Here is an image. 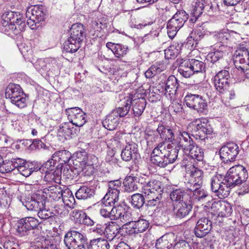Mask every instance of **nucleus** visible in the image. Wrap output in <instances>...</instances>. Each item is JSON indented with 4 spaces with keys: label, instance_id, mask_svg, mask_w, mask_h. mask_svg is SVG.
<instances>
[{
    "label": "nucleus",
    "instance_id": "obj_1",
    "mask_svg": "<svg viewBox=\"0 0 249 249\" xmlns=\"http://www.w3.org/2000/svg\"><path fill=\"white\" fill-rule=\"evenodd\" d=\"M64 242L68 249H109L110 245L106 239L98 238L90 240L88 244L86 236L76 231L67 232Z\"/></svg>",
    "mask_w": 249,
    "mask_h": 249
},
{
    "label": "nucleus",
    "instance_id": "obj_2",
    "mask_svg": "<svg viewBox=\"0 0 249 249\" xmlns=\"http://www.w3.org/2000/svg\"><path fill=\"white\" fill-rule=\"evenodd\" d=\"M178 153V146L173 148L170 144L160 142L153 149L151 161L154 165L164 168L177 159Z\"/></svg>",
    "mask_w": 249,
    "mask_h": 249
},
{
    "label": "nucleus",
    "instance_id": "obj_3",
    "mask_svg": "<svg viewBox=\"0 0 249 249\" xmlns=\"http://www.w3.org/2000/svg\"><path fill=\"white\" fill-rule=\"evenodd\" d=\"M1 30L8 34H18L20 31H24L26 25L22 14L12 11L5 13L2 16Z\"/></svg>",
    "mask_w": 249,
    "mask_h": 249
},
{
    "label": "nucleus",
    "instance_id": "obj_4",
    "mask_svg": "<svg viewBox=\"0 0 249 249\" xmlns=\"http://www.w3.org/2000/svg\"><path fill=\"white\" fill-rule=\"evenodd\" d=\"M178 135L180 137V140L178 146V148L182 149L192 159L202 161L204 159L203 150L196 144L189 133L185 131L180 130Z\"/></svg>",
    "mask_w": 249,
    "mask_h": 249
},
{
    "label": "nucleus",
    "instance_id": "obj_5",
    "mask_svg": "<svg viewBox=\"0 0 249 249\" xmlns=\"http://www.w3.org/2000/svg\"><path fill=\"white\" fill-rule=\"evenodd\" d=\"M83 25L81 23L73 24L70 29V36L64 43V49L68 53L76 52L81 47L85 35Z\"/></svg>",
    "mask_w": 249,
    "mask_h": 249
},
{
    "label": "nucleus",
    "instance_id": "obj_6",
    "mask_svg": "<svg viewBox=\"0 0 249 249\" xmlns=\"http://www.w3.org/2000/svg\"><path fill=\"white\" fill-rule=\"evenodd\" d=\"M248 173L246 168L241 165H236L230 168L226 176V181L231 188L245 182L248 178Z\"/></svg>",
    "mask_w": 249,
    "mask_h": 249
},
{
    "label": "nucleus",
    "instance_id": "obj_7",
    "mask_svg": "<svg viewBox=\"0 0 249 249\" xmlns=\"http://www.w3.org/2000/svg\"><path fill=\"white\" fill-rule=\"evenodd\" d=\"M192 135L196 139L204 140L207 135L211 134L213 129L205 118H200L193 121L189 125Z\"/></svg>",
    "mask_w": 249,
    "mask_h": 249
},
{
    "label": "nucleus",
    "instance_id": "obj_8",
    "mask_svg": "<svg viewBox=\"0 0 249 249\" xmlns=\"http://www.w3.org/2000/svg\"><path fill=\"white\" fill-rule=\"evenodd\" d=\"M231 186L220 174H216L211 179V189L219 198L227 197L230 194Z\"/></svg>",
    "mask_w": 249,
    "mask_h": 249
},
{
    "label": "nucleus",
    "instance_id": "obj_9",
    "mask_svg": "<svg viewBox=\"0 0 249 249\" xmlns=\"http://www.w3.org/2000/svg\"><path fill=\"white\" fill-rule=\"evenodd\" d=\"M5 97L11 100V102L19 108L26 106V99L25 94L18 85L11 83L7 87Z\"/></svg>",
    "mask_w": 249,
    "mask_h": 249
},
{
    "label": "nucleus",
    "instance_id": "obj_10",
    "mask_svg": "<svg viewBox=\"0 0 249 249\" xmlns=\"http://www.w3.org/2000/svg\"><path fill=\"white\" fill-rule=\"evenodd\" d=\"M188 18V15L185 11L180 10L176 12L167 24V34L170 38L175 37Z\"/></svg>",
    "mask_w": 249,
    "mask_h": 249
},
{
    "label": "nucleus",
    "instance_id": "obj_11",
    "mask_svg": "<svg viewBox=\"0 0 249 249\" xmlns=\"http://www.w3.org/2000/svg\"><path fill=\"white\" fill-rule=\"evenodd\" d=\"M178 86L177 78L172 75L165 82L160 83L157 87V90H158L160 93L163 94L171 101H174L176 99V92Z\"/></svg>",
    "mask_w": 249,
    "mask_h": 249
},
{
    "label": "nucleus",
    "instance_id": "obj_12",
    "mask_svg": "<svg viewBox=\"0 0 249 249\" xmlns=\"http://www.w3.org/2000/svg\"><path fill=\"white\" fill-rule=\"evenodd\" d=\"M184 101L188 107L198 113H203L207 109V102L200 95L188 93L184 98Z\"/></svg>",
    "mask_w": 249,
    "mask_h": 249
},
{
    "label": "nucleus",
    "instance_id": "obj_13",
    "mask_svg": "<svg viewBox=\"0 0 249 249\" xmlns=\"http://www.w3.org/2000/svg\"><path fill=\"white\" fill-rule=\"evenodd\" d=\"M39 224L38 220L33 217H26L18 220L16 224V231L19 236L28 235L30 231L36 228Z\"/></svg>",
    "mask_w": 249,
    "mask_h": 249
},
{
    "label": "nucleus",
    "instance_id": "obj_14",
    "mask_svg": "<svg viewBox=\"0 0 249 249\" xmlns=\"http://www.w3.org/2000/svg\"><path fill=\"white\" fill-rule=\"evenodd\" d=\"M41 192L38 191L34 193L30 197H26L24 201H22V204L30 211H37L39 208L45 205L44 196L41 194Z\"/></svg>",
    "mask_w": 249,
    "mask_h": 249
},
{
    "label": "nucleus",
    "instance_id": "obj_15",
    "mask_svg": "<svg viewBox=\"0 0 249 249\" xmlns=\"http://www.w3.org/2000/svg\"><path fill=\"white\" fill-rule=\"evenodd\" d=\"M112 220H119L124 223H127L131 220V213L128 208L124 204H114L112 206Z\"/></svg>",
    "mask_w": 249,
    "mask_h": 249
},
{
    "label": "nucleus",
    "instance_id": "obj_16",
    "mask_svg": "<svg viewBox=\"0 0 249 249\" xmlns=\"http://www.w3.org/2000/svg\"><path fill=\"white\" fill-rule=\"evenodd\" d=\"M220 157L223 162L233 160L239 153L238 146L235 143H228L222 146L219 151Z\"/></svg>",
    "mask_w": 249,
    "mask_h": 249
},
{
    "label": "nucleus",
    "instance_id": "obj_17",
    "mask_svg": "<svg viewBox=\"0 0 249 249\" xmlns=\"http://www.w3.org/2000/svg\"><path fill=\"white\" fill-rule=\"evenodd\" d=\"M66 112L70 118L71 123L76 126L81 127L87 122L86 114L79 107L67 108Z\"/></svg>",
    "mask_w": 249,
    "mask_h": 249
},
{
    "label": "nucleus",
    "instance_id": "obj_18",
    "mask_svg": "<svg viewBox=\"0 0 249 249\" xmlns=\"http://www.w3.org/2000/svg\"><path fill=\"white\" fill-rule=\"evenodd\" d=\"M212 213L217 215V217H227L232 213V209L231 205L225 201H215L212 204L211 207Z\"/></svg>",
    "mask_w": 249,
    "mask_h": 249
},
{
    "label": "nucleus",
    "instance_id": "obj_19",
    "mask_svg": "<svg viewBox=\"0 0 249 249\" xmlns=\"http://www.w3.org/2000/svg\"><path fill=\"white\" fill-rule=\"evenodd\" d=\"M230 78V73L226 70H222L214 76L213 83L218 92H223L226 88H229Z\"/></svg>",
    "mask_w": 249,
    "mask_h": 249
},
{
    "label": "nucleus",
    "instance_id": "obj_20",
    "mask_svg": "<svg viewBox=\"0 0 249 249\" xmlns=\"http://www.w3.org/2000/svg\"><path fill=\"white\" fill-rule=\"evenodd\" d=\"M162 190L161 182L155 179L145 181L142 187V192L145 196H152L153 197L157 194L161 195Z\"/></svg>",
    "mask_w": 249,
    "mask_h": 249
},
{
    "label": "nucleus",
    "instance_id": "obj_21",
    "mask_svg": "<svg viewBox=\"0 0 249 249\" xmlns=\"http://www.w3.org/2000/svg\"><path fill=\"white\" fill-rule=\"evenodd\" d=\"M173 213L177 217L182 218L189 214L192 209L191 199L173 203Z\"/></svg>",
    "mask_w": 249,
    "mask_h": 249
},
{
    "label": "nucleus",
    "instance_id": "obj_22",
    "mask_svg": "<svg viewBox=\"0 0 249 249\" xmlns=\"http://www.w3.org/2000/svg\"><path fill=\"white\" fill-rule=\"evenodd\" d=\"M45 16V13L44 12V8L42 5L32 6L27 9L26 12V17L30 18V22H39L43 21Z\"/></svg>",
    "mask_w": 249,
    "mask_h": 249
},
{
    "label": "nucleus",
    "instance_id": "obj_23",
    "mask_svg": "<svg viewBox=\"0 0 249 249\" xmlns=\"http://www.w3.org/2000/svg\"><path fill=\"white\" fill-rule=\"evenodd\" d=\"M212 222L207 218L199 219L196 224L195 233L197 237L202 238L206 236L211 231Z\"/></svg>",
    "mask_w": 249,
    "mask_h": 249
},
{
    "label": "nucleus",
    "instance_id": "obj_24",
    "mask_svg": "<svg viewBox=\"0 0 249 249\" xmlns=\"http://www.w3.org/2000/svg\"><path fill=\"white\" fill-rule=\"evenodd\" d=\"M234 65L238 69L244 71V65L242 66L239 64L248 65L249 63V53L245 47H242L235 52L233 58Z\"/></svg>",
    "mask_w": 249,
    "mask_h": 249
},
{
    "label": "nucleus",
    "instance_id": "obj_25",
    "mask_svg": "<svg viewBox=\"0 0 249 249\" xmlns=\"http://www.w3.org/2000/svg\"><path fill=\"white\" fill-rule=\"evenodd\" d=\"M121 156L122 160L125 161L137 159L140 156L137 144L134 142L127 143L123 149Z\"/></svg>",
    "mask_w": 249,
    "mask_h": 249
},
{
    "label": "nucleus",
    "instance_id": "obj_26",
    "mask_svg": "<svg viewBox=\"0 0 249 249\" xmlns=\"http://www.w3.org/2000/svg\"><path fill=\"white\" fill-rule=\"evenodd\" d=\"M129 229V234L139 233L145 231L149 227V223L144 219H140L137 221H131V220L126 223Z\"/></svg>",
    "mask_w": 249,
    "mask_h": 249
},
{
    "label": "nucleus",
    "instance_id": "obj_27",
    "mask_svg": "<svg viewBox=\"0 0 249 249\" xmlns=\"http://www.w3.org/2000/svg\"><path fill=\"white\" fill-rule=\"evenodd\" d=\"M105 225V235L108 242L113 240L123 229V228L121 229L119 225L115 222H109L106 223Z\"/></svg>",
    "mask_w": 249,
    "mask_h": 249
},
{
    "label": "nucleus",
    "instance_id": "obj_28",
    "mask_svg": "<svg viewBox=\"0 0 249 249\" xmlns=\"http://www.w3.org/2000/svg\"><path fill=\"white\" fill-rule=\"evenodd\" d=\"M199 185L196 187L195 185H191L190 186H186L187 190L193 193L192 198L197 201L203 202L208 197V193Z\"/></svg>",
    "mask_w": 249,
    "mask_h": 249
},
{
    "label": "nucleus",
    "instance_id": "obj_29",
    "mask_svg": "<svg viewBox=\"0 0 249 249\" xmlns=\"http://www.w3.org/2000/svg\"><path fill=\"white\" fill-rule=\"evenodd\" d=\"M213 52L209 53L206 56V59L211 63H214L223 57L226 53V47L224 45L219 44L215 45Z\"/></svg>",
    "mask_w": 249,
    "mask_h": 249
},
{
    "label": "nucleus",
    "instance_id": "obj_30",
    "mask_svg": "<svg viewBox=\"0 0 249 249\" xmlns=\"http://www.w3.org/2000/svg\"><path fill=\"white\" fill-rule=\"evenodd\" d=\"M64 190L58 185L50 186L44 189L41 193H45L50 198L54 201H58L63 196Z\"/></svg>",
    "mask_w": 249,
    "mask_h": 249
},
{
    "label": "nucleus",
    "instance_id": "obj_31",
    "mask_svg": "<svg viewBox=\"0 0 249 249\" xmlns=\"http://www.w3.org/2000/svg\"><path fill=\"white\" fill-rule=\"evenodd\" d=\"M170 197L173 203L191 199L189 194L181 188L173 189L170 194Z\"/></svg>",
    "mask_w": 249,
    "mask_h": 249
},
{
    "label": "nucleus",
    "instance_id": "obj_32",
    "mask_svg": "<svg viewBox=\"0 0 249 249\" xmlns=\"http://www.w3.org/2000/svg\"><path fill=\"white\" fill-rule=\"evenodd\" d=\"M73 124L71 123H66L62 124L58 130L59 136L67 137H72L76 133L77 129L73 127Z\"/></svg>",
    "mask_w": 249,
    "mask_h": 249
},
{
    "label": "nucleus",
    "instance_id": "obj_33",
    "mask_svg": "<svg viewBox=\"0 0 249 249\" xmlns=\"http://www.w3.org/2000/svg\"><path fill=\"white\" fill-rule=\"evenodd\" d=\"M173 235L171 233H167L157 240L155 247L157 249H169L172 246L171 238Z\"/></svg>",
    "mask_w": 249,
    "mask_h": 249
},
{
    "label": "nucleus",
    "instance_id": "obj_34",
    "mask_svg": "<svg viewBox=\"0 0 249 249\" xmlns=\"http://www.w3.org/2000/svg\"><path fill=\"white\" fill-rule=\"evenodd\" d=\"M140 179L136 177L129 176L126 177L124 182V191L127 193H131L138 189V182Z\"/></svg>",
    "mask_w": 249,
    "mask_h": 249
},
{
    "label": "nucleus",
    "instance_id": "obj_35",
    "mask_svg": "<svg viewBox=\"0 0 249 249\" xmlns=\"http://www.w3.org/2000/svg\"><path fill=\"white\" fill-rule=\"evenodd\" d=\"M119 123V118L111 112L106 118L103 121V126L109 130H114Z\"/></svg>",
    "mask_w": 249,
    "mask_h": 249
},
{
    "label": "nucleus",
    "instance_id": "obj_36",
    "mask_svg": "<svg viewBox=\"0 0 249 249\" xmlns=\"http://www.w3.org/2000/svg\"><path fill=\"white\" fill-rule=\"evenodd\" d=\"M25 162V160L20 158L12 159L11 161L4 163L3 167L5 168L6 172H10L15 169H18L19 167L23 166Z\"/></svg>",
    "mask_w": 249,
    "mask_h": 249
},
{
    "label": "nucleus",
    "instance_id": "obj_37",
    "mask_svg": "<svg viewBox=\"0 0 249 249\" xmlns=\"http://www.w3.org/2000/svg\"><path fill=\"white\" fill-rule=\"evenodd\" d=\"M157 131L160 135V138L168 142H173L175 140L174 134L173 131L162 125H159L157 129Z\"/></svg>",
    "mask_w": 249,
    "mask_h": 249
},
{
    "label": "nucleus",
    "instance_id": "obj_38",
    "mask_svg": "<svg viewBox=\"0 0 249 249\" xmlns=\"http://www.w3.org/2000/svg\"><path fill=\"white\" fill-rule=\"evenodd\" d=\"M120 193L119 190L108 191L106 196L102 199V201L106 202V204H108L110 206H113L119 200Z\"/></svg>",
    "mask_w": 249,
    "mask_h": 249
},
{
    "label": "nucleus",
    "instance_id": "obj_39",
    "mask_svg": "<svg viewBox=\"0 0 249 249\" xmlns=\"http://www.w3.org/2000/svg\"><path fill=\"white\" fill-rule=\"evenodd\" d=\"M94 192V189L83 186L77 191L75 196L78 199H87L93 196Z\"/></svg>",
    "mask_w": 249,
    "mask_h": 249
},
{
    "label": "nucleus",
    "instance_id": "obj_40",
    "mask_svg": "<svg viewBox=\"0 0 249 249\" xmlns=\"http://www.w3.org/2000/svg\"><path fill=\"white\" fill-rule=\"evenodd\" d=\"M132 107L133 114L135 117L140 116L145 109L146 102L144 98H138L134 100Z\"/></svg>",
    "mask_w": 249,
    "mask_h": 249
},
{
    "label": "nucleus",
    "instance_id": "obj_41",
    "mask_svg": "<svg viewBox=\"0 0 249 249\" xmlns=\"http://www.w3.org/2000/svg\"><path fill=\"white\" fill-rule=\"evenodd\" d=\"M181 46L178 43H174L164 50L165 58L167 59L176 57L179 53Z\"/></svg>",
    "mask_w": 249,
    "mask_h": 249
},
{
    "label": "nucleus",
    "instance_id": "obj_42",
    "mask_svg": "<svg viewBox=\"0 0 249 249\" xmlns=\"http://www.w3.org/2000/svg\"><path fill=\"white\" fill-rule=\"evenodd\" d=\"M188 60H185L180 64L178 71L179 73L185 78L190 77L194 74V72Z\"/></svg>",
    "mask_w": 249,
    "mask_h": 249
},
{
    "label": "nucleus",
    "instance_id": "obj_43",
    "mask_svg": "<svg viewBox=\"0 0 249 249\" xmlns=\"http://www.w3.org/2000/svg\"><path fill=\"white\" fill-rule=\"evenodd\" d=\"M203 172L199 169H195L194 171H192V178L194 179L192 182H188L186 186H190L191 185H195L196 187L202 185L203 183Z\"/></svg>",
    "mask_w": 249,
    "mask_h": 249
},
{
    "label": "nucleus",
    "instance_id": "obj_44",
    "mask_svg": "<svg viewBox=\"0 0 249 249\" xmlns=\"http://www.w3.org/2000/svg\"><path fill=\"white\" fill-rule=\"evenodd\" d=\"M214 37L215 38V39L218 42L215 45H217L218 44H219L220 45H224L226 47L227 51V43L228 41L230 40L231 38V36L228 31L227 30L222 31L215 34Z\"/></svg>",
    "mask_w": 249,
    "mask_h": 249
},
{
    "label": "nucleus",
    "instance_id": "obj_45",
    "mask_svg": "<svg viewBox=\"0 0 249 249\" xmlns=\"http://www.w3.org/2000/svg\"><path fill=\"white\" fill-rule=\"evenodd\" d=\"M87 153L85 151H78L75 154L73 165L84 167L87 164Z\"/></svg>",
    "mask_w": 249,
    "mask_h": 249
},
{
    "label": "nucleus",
    "instance_id": "obj_46",
    "mask_svg": "<svg viewBox=\"0 0 249 249\" xmlns=\"http://www.w3.org/2000/svg\"><path fill=\"white\" fill-rule=\"evenodd\" d=\"M131 104V101L128 99L127 100L126 103H125L124 106L122 107H117L115 109L112 110V112L118 118V117H123L126 116L128 113L130 109Z\"/></svg>",
    "mask_w": 249,
    "mask_h": 249
},
{
    "label": "nucleus",
    "instance_id": "obj_47",
    "mask_svg": "<svg viewBox=\"0 0 249 249\" xmlns=\"http://www.w3.org/2000/svg\"><path fill=\"white\" fill-rule=\"evenodd\" d=\"M163 69L164 66L162 64L156 63L148 69L145 72V75L146 78H151L160 73Z\"/></svg>",
    "mask_w": 249,
    "mask_h": 249
},
{
    "label": "nucleus",
    "instance_id": "obj_48",
    "mask_svg": "<svg viewBox=\"0 0 249 249\" xmlns=\"http://www.w3.org/2000/svg\"><path fill=\"white\" fill-rule=\"evenodd\" d=\"M64 194L62 197L64 204L69 207H73L75 201L71 191L69 189L64 190Z\"/></svg>",
    "mask_w": 249,
    "mask_h": 249
},
{
    "label": "nucleus",
    "instance_id": "obj_49",
    "mask_svg": "<svg viewBox=\"0 0 249 249\" xmlns=\"http://www.w3.org/2000/svg\"><path fill=\"white\" fill-rule=\"evenodd\" d=\"M145 198L141 194H135L131 196V205L136 208L139 209L142 208L144 203Z\"/></svg>",
    "mask_w": 249,
    "mask_h": 249
},
{
    "label": "nucleus",
    "instance_id": "obj_50",
    "mask_svg": "<svg viewBox=\"0 0 249 249\" xmlns=\"http://www.w3.org/2000/svg\"><path fill=\"white\" fill-rule=\"evenodd\" d=\"M55 160H56L51 159L48 160L40 167L39 171L36 172V174H38L40 173H47V172L55 171L56 168Z\"/></svg>",
    "mask_w": 249,
    "mask_h": 249
},
{
    "label": "nucleus",
    "instance_id": "obj_51",
    "mask_svg": "<svg viewBox=\"0 0 249 249\" xmlns=\"http://www.w3.org/2000/svg\"><path fill=\"white\" fill-rule=\"evenodd\" d=\"M194 73L203 71L205 69V65L202 61L195 59H188Z\"/></svg>",
    "mask_w": 249,
    "mask_h": 249
},
{
    "label": "nucleus",
    "instance_id": "obj_52",
    "mask_svg": "<svg viewBox=\"0 0 249 249\" xmlns=\"http://www.w3.org/2000/svg\"><path fill=\"white\" fill-rule=\"evenodd\" d=\"M126 135L120 133H117L114 138L110 140L111 144L114 148H121L125 142Z\"/></svg>",
    "mask_w": 249,
    "mask_h": 249
},
{
    "label": "nucleus",
    "instance_id": "obj_53",
    "mask_svg": "<svg viewBox=\"0 0 249 249\" xmlns=\"http://www.w3.org/2000/svg\"><path fill=\"white\" fill-rule=\"evenodd\" d=\"M53 157L57 158L59 161H61V164L66 163L68 162L71 157V153L67 150L58 151L55 152Z\"/></svg>",
    "mask_w": 249,
    "mask_h": 249
},
{
    "label": "nucleus",
    "instance_id": "obj_54",
    "mask_svg": "<svg viewBox=\"0 0 249 249\" xmlns=\"http://www.w3.org/2000/svg\"><path fill=\"white\" fill-rule=\"evenodd\" d=\"M113 53L116 57L120 58L125 55L128 50V47L121 44H116L113 48Z\"/></svg>",
    "mask_w": 249,
    "mask_h": 249
},
{
    "label": "nucleus",
    "instance_id": "obj_55",
    "mask_svg": "<svg viewBox=\"0 0 249 249\" xmlns=\"http://www.w3.org/2000/svg\"><path fill=\"white\" fill-rule=\"evenodd\" d=\"M37 215L42 219H52L54 216V212H51L49 209L44 208V205L41 208H39L38 210Z\"/></svg>",
    "mask_w": 249,
    "mask_h": 249
},
{
    "label": "nucleus",
    "instance_id": "obj_56",
    "mask_svg": "<svg viewBox=\"0 0 249 249\" xmlns=\"http://www.w3.org/2000/svg\"><path fill=\"white\" fill-rule=\"evenodd\" d=\"M104 205L100 210V213L102 216L104 218H108L112 220V206L108 204H106V202H102Z\"/></svg>",
    "mask_w": 249,
    "mask_h": 249
},
{
    "label": "nucleus",
    "instance_id": "obj_57",
    "mask_svg": "<svg viewBox=\"0 0 249 249\" xmlns=\"http://www.w3.org/2000/svg\"><path fill=\"white\" fill-rule=\"evenodd\" d=\"M55 172L56 171L55 170L45 173L44 180L47 182L53 181L55 183L60 181V176L57 173H55Z\"/></svg>",
    "mask_w": 249,
    "mask_h": 249
},
{
    "label": "nucleus",
    "instance_id": "obj_58",
    "mask_svg": "<svg viewBox=\"0 0 249 249\" xmlns=\"http://www.w3.org/2000/svg\"><path fill=\"white\" fill-rule=\"evenodd\" d=\"M154 196L153 197L152 196H145V197L148 199L146 204L148 207L155 206L159 204L160 199L161 198V195L157 194Z\"/></svg>",
    "mask_w": 249,
    "mask_h": 249
},
{
    "label": "nucleus",
    "instance_id": "obj_59",
    "mask_svg": "<svg viewBox=\"0 0 249 249\" xmlns=\"http://www.w3.org/2000/svg\"><path fill=\"white\" fill-rule=\"evenodd\" d=\"M69 210L64 206L61 205L54 207V216H59L61 217L68 215Z\"/></svg>",
    "mask_w": 249,
    "mask_h": 249
},
{
    "label": "nucleus",
    "instance_id": "obj_60",
    "mask_svg": "<svg viewBox=\"0 0 249 249\" xmlns=\"http://www.w3.org/2000/svg\"><path fill=\"white\" fill-rule=\"evenodd\" d=\"M203 11V9L201 8H200V7L195 6L191 13L192 17L190 19L189 21L192 23H195L197 19L202 14Z\"/></svg>",
    "mask_w": 249,
    "mask_h": 249
},
{
    "label": "nucleus",
    "instance_id": "obj_61",
    "mask_svg": "<svg viewBox=\"0 0 249 249\" xmlns=\"http://www.w3.org/2000/svg\"><path fill=\"white\" fill-rule=\"evenodd\" d=\"M82 213V218L79 220L81 223L87 226H92L94 225L95 222L89 216L85 213Z\"/></svg>",
    "mask_w": 249,
    "mask_h": 249
},
{
    "label": "nucleus",
    "instance_id": "obj_62",
    "mask_svg": "<svg viewBox=\"0 0 249 249\" xmlns=\"http://www.w3.org/2000/svg\"><path fill=\"white\" fill-rule=\"evenodd\" d=\"M70 169H68L69 175L71 177H74L77 176L80 174L82 175V171L83 170L82 167L80 166H74L70 167Z\"/></svg>",
    "mask_w": 249,
    "mask_h": 249
},
{
    "label": "nucleus",
    "instance_id": "obj_63",
    "mask_svg": "<svg viewBox=\"0 0 249 249\" xmlns=\"http://www.w3.org/2000/svg\"><path fill=\"white\" fill-rule=\"evenodd\" d=\"M218 93L222 95L224 98L229 99L230 100L233 99L235 97V91L233 89L226 88L224 92Z\"/></svg>",
    "mask_w": 249,
    "mask_h": 249
},
{
    "label": "nucleus",
    "instance_id": "obj_64",
    "mask_svg": "<svg viewBox=\"0 0 249 249\" xmlns=\"http://www.w3.org/2000/svg\"><path fill=\"white\" fill-rule=\"evenodd\" d=\"M121 181L120 180H112L108 183V191H114V190H119L120 191L121 188Z\"/></svg>",
    "mask_w": 249,
    "mask_h": 249
}]
</instances>
